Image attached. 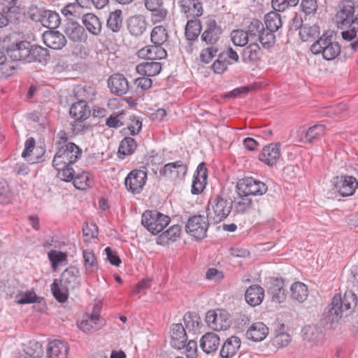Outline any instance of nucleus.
<instances>
[{
    "label": "nucleus",
    "instance_id": "f257e3e1",
    "mask_svg": "<svg viewBox=\"0 0 358 358\" xmlns=\"http://www.w3.org/2000/svg\"><path fill=\"white\" fill-rule=\"evenodd\" d=\"M357 303V296L352 291H346L343 297L335 295L324 312L325 320L329 323L338 322L343 317L350 315Z\"/></svg>",
    "mask_w": 358,
    "mask_h": 358
},
{
    "label": "nucleus",
    "instance_id": "f03ea898",
    "mask_svg": "<svg viewBox=\"0 0 358 358\" xmlns=\"http://www.w3.org/2000/svg\"><path fill=\"white\" fill-rule=\"evenodd\" d=\"M315 55L322 54L326 60H332L341 53L339 44L334 41L333 36L324 33L310 47Z\"/></svg>",
    "mask_w": 358,
    "mask_h": 358
},
{
    "label": "nucleus",
    "instance_id": "7ed1b4c3",
    "mask_svg": "<svg viewBox=\"0 0 358 358\" xmlns=\"http://www.w3.org/2000/svg\"><path fill=\"white\" fill-rule=\"evenodd\" d=\"M81 153V150L73 143L62 145L53 158L52 166L55 169H62L76 162Z\"/></svg>",
    "mask_w": 358,
    "mask_h": 358
},
{
    "label": "nucleus",
    "instance_id": "20e7f679",
    "mask_svg": "<svg viewBox=\"0 0 358 358\" xmlns=\"http://www.w3.org/2000/svg\"><path fill=\"white\" fill-rule=\"evenodd\" d=\"M232 203L220 196L210 200L207 206V217L213 223L220 222L231 213Z\"/></svg>",
    "mask_w": 358,
    "mask_h": 358
},
{
    "label": "nucleus",
    "instance_id": "39448f33",
    "mask_svg": "<svg viewBox=\"0 0 358 358\" xmlns=\"http://www.w3.org/2000/svg\"><path fill=\"white\" fill-rule=\"evenodd\" d=\"M170 222V217L156 210H146L142 215L141 224L152 234L161 232Z\"/></svg>",
    "mask_w": 358,
    "mask_h": 358
},
{
    "label": "nucleus",
    "instance_id": "423d86ee",
    "mask_svg": "<svg viewBox=\"0 0 358 358\" xmlns=\"http://www.w3.org/2000/svg\"><path fill=\"white\" fill-rule=\"evenodd\" d=\"M209 222L207 217L201 215L192 216L186 223L185 231L196 240H201L206 236Z\"/></svg>",
    "mask_w": 358,
    "mask_h": 358
},
{
    "label": "nucleus",
    "instance_id": "0eeeda50",
    "mask_svg": "<svg viewBox=\"0 0 358 358\" xmlns=\"http://www.w3.org/2000/svg\"><path fill=\"white\" fill-rule=\"evenodd\" d=\"M206 322L215 331H224L231 324L230 315L224 310H211L207 312Z\"/></svg>",
    "mask_w": 358,
    "mask_h": 358
},
{
    "label": "nucleus",
    "instance_id": "6e6552de",
    "mask_svg": "<svg viewBox=\"0 0 358 358\" xmlns=\"http://www.w3.org/2000/svg\"><path fill=\"white\" fill-rule=\"evenodd\" d=\"M237 192L238 195H262L267 191V186L262 182L252 178H245L237 183Z\"/></svg>",
    "mask_w": 358,
    "mask_h": 358
},
{
    "label": "nucleus",
    "instance_id": "1a4fd4ad",
    "mask_svg": "<svg viewBox=\"0 0 358 358\" xmlns=\"http://www.w3.org/2000/svg\"><path fill=\"white\" fill-rule=\"evenodd\" d=\"M147 180V172L144 169L131 171L124 180L127 189L132 194H139L143 190Z\"/></svg>",
    "mask_w": 358,
    "mask_h": 358
},
{
    "label": "nucleus",
    "instance_id": "9d476101",
    "mask_svg": "<svg viewBox=\"0 0 358 358\" xmlns=\"http://www.w3.org/2000/svg\"><path fill=\"white\" fill-rule=\"evenodd\" d=\"M334 189L342 196H348L353 194L358 187V182L352 176H341L334 178Z\"/></svg>",
    "mask_w": 358,
    "mask_h": 358
},
{
    "label": "nucleus",
    "instance_id": "9b49d317",
    "mask_svg": "<svg viewBox=\"0 0 358 358\" xmlns=\"http://www.w3.org/2000/svg\"><path fill=\"white\" fill-rule=\"evenodd\" d=\"M355 13V3L350 0L341 1L336 15V22L338 27L343 28L350 24Z\"/></svg>",
    "mask_w": 358,
    "mask_h": 358
},
{
    "label": "nucleus",
    "instance_id": "f8f14e48",
    "mask_svg": "<svg viewBox=\"0 0 358 358\" xmlns=\"http://www.w3.org/2000/svg\"><path fill=\"white\" fill-rule=\"evenodd\" d=\"M302 334L310 347L318 346L322 343L323 335L320 327L316 324L306 325L302 329Z\"/></svg>",
    "mask_w": 358,
    "mask_h": 358
},
{
    "label": "nucleus",
    "instance_id": "ddd939ff",
    "mask_svg": "<svg viewBox=\"0 0 358 358\" xmlns=\"http://www.w3.org/2000/svg\"><path fill=\"white\" fill-rule=\"evenodd\" d=\"M7 52L14 61L26 60L28 62L31 52V44L27 41H20L9 47Z\"/></svg>",
    "mask_w": 358,
    "mask_h": 358
},
{
    "label": "nucleus",
    "instance_id": "4468645a",
    "mask_svg": "<svg viewBox=\"0 0 358 358\" xmlns=\"http://www.w3.org/2000/svg\"><path fill=\"white\" fill-rule=\"evenodd\" d=\"M60 281L71 291L78 289L80 285V274L78 268L75 266L66 268L61 275Z\"/></svg>",
    "mask_w": 358,
    "mask_h": 358
},
{
    "label": "nucleus",
    "instance_id": "2eb2a0df",
    "mask_svg": "<svg viewBox=\"0 0 358 358\" xmlns=\"http://www.w3.org/2000/svg\"><path fill=\"white\" fill-rule=\"evenodd\" d=\"M222 34L221 28L217 24L215 20H209L206 22V28L201 34V40L207 45H216L220 35Z\"/></svg>",
    "mask_w": 358,
    "mask_h": 358
},
{
    "label": "nucleus",
    "instance_id": "dca6fc26",
    "mask_svg": "<svg viewBox=\"0 0 358 358\" xmlns=\"http://www.w3.org/2000/svg\"><path fill=\"white\" fill-rule=\"evenodd\" d=\"M187 171V166L181 161L166 164L160 173L171 180H176L180 176L183 177Z\"/></svg>",
    "mask_w": 358,
    "mask_h": 358
},
{
    "label": "nucleus",
    "instance_id": "f3484780",
    "mask_svg": "<svg viewBox=\"0 0 358 358\" xmlns=\"http://www.w3.org/2000/svg\"><path fill=\"white\" fill-rule=\"evenodd\" d=\"M44 43L54 50L62 49L66 43L65 36L58 31H48L43 34Z\"/></svg>",
    "mask_w": 358,
    "mask_h": 358
},
{
    "label": "nucleus",
    "instance_id": "a211bd4d",
    "mask_svg": "<svg viewBox=\"0 0 358 358\" xmlns=\"http://www.w3.org/2000/svg\"><path fill=\"white\" fill-rule=\"evenodd\" d=\"M180 4L187 18H197L203 14V7L199 0H180Z\"/></svg>",
    "mask_w": 358,
    "mask_h": 358
},
{
    "label": "nucleus",
    "instance_id": "6ab92c4d",
    "mask_svg": "<svg viewBox=\"0 0 358 358\" xmlns=\"http://www.w3.org/2000/svg\"><path fill=\"white\" fill-rule=\"evenodd\" d=\"M64 33L71 41L74 42H80L85 38L84 28L77 22L69 18L65 24Z\"/></svg>",
    "mask_w": 358,
    "mask_h": 358
},
{
    "label": "nucleus",
    "instance_id": "aec40b11",
    "mask_svg": "<svg viewBox=\"0 0 358 358\" xmlns=\"http://www.w3.org/2000/svg\"><path fill=\"white\" fill-rule=\"evenodd\" d=\"M171 336V344L172 347L178 350L185 348V343H187V336L186 329L182 324L178 323L173 324Z\"/></svg>",
    "mask_w": 358,
    "mask_h": 358
},
{
    "label": "nucleus",
    "instance_id": "412c9836",
    "mask_svg": "<svg viewBox=\"0 0 358 358\" xmlns=\"http://www.w3.org/2000/svg\"><path fill=\"white\" fill-rule=\"evenodd\" d=\"M108 84L110 91L114 94H124L129 90L128 81L122 74L112 75L108 80Z\"/></svg>",
    "mask_w": 358,
    "mask_h": 358
},
{
    "label": "nucleus",
    "instance_id": "4be33fe9",
    "mask_svg": "<svg viewBox=\"0 0 358 358\" xmlns=\"http://www.w3.org/2000/svg\"><path fill=\"white\" fill-rule=\"evenodd\" d=\"M207 176L208 171L205 166V163L201 162L197 167L196 174L194 176L192 181V194H198L203 192L206 184Z\"/></svg>",
    "mask_w": 358,
    "mask_h": 358
},
{
    "label": "nucleus",
    "instance_id": "5701e85b",
    "mask_svg": "<svg viewBox=\"0 0 358 358\" xmlns=\"http://www.w3.org/2000/svg\"><path fill=\"white\" fill-rule=\"evenodd\" d=\"M280 156V147L277 144L265 146L259 155V160L268 166L276 164Z\"/></svg>",
    "mask_w": 358,
    "mask_h": 358
},
{
    "label": "nucleus",
    "instance_id": "b1692460",
    "mask_svg": "<svg viewBox=\"0 0 358 358\" xmlns=\"http://www.w3.org/2000/svg\"><path fill=\"white\" fill-rule=\"evenodd\" d=\"M68 351L69 347L65 343L54 340L48 344L46 358H67Z\"/></svg>",
    "mask_w": 358,
    "mask_h": 358
},
{
    "label": "nucleus",
    "instance_id": "393cba45",
    "mask_svg": "<svg viewBox=\"0 0 358 358\" xmlns=\"http://www.w3.org/2000/svg\"><path fill=\"white\" fill-rule=\"evenodd\" d=\"M241 339L235 336L226 340L220 350L222 358H231L236 355L241 347Z\"/></svg>",
    "mask_w": 358,
    "mask_h": 358
},
{
    "label": "nucleus",
    "instance_id": "a878e982",
    "mask_svg": "<svg viewBox=\"0 0 358 358\" xmlns=\"http://www.w3.org/2000/svg\"><path fill=\"white\" fill-rule=\"evenodd\" d=\"M268 333V327L262 322L252 324L246 331V337L255 342L264 340Z\"/></svg>",
    "mask_w": 358,
    "mask_h": 358
},
{
    "label": "nucleus",
    "instance_id": "bb28decb",
    "mask_svg": "<svg viewBox=\"0 0 358 358\" xmlns=\"http://www.w3.org/2000/svg\"><path fill=\"white\" fill-rule=\"evenodd\" d=\"M136 70L141 76L152 77L160 73L162 65L161 63L157 62L147 61L138 64Z\"/></svg>",
    "mask_w": 358,
    "mask_h": 358
},
{
    "label": "nucleus",
    "instance_id": "cd10ccee",
    "mask_svg": "<svg viewBox=\"0 0 358 358\" xmlns=\"http://www.w3.org/2000/svg\"><path fill=\"white\" fill-rule=\"evenodd\" d=\"M264 296L263 288L258 285L250 286L245 292V301L252 306L259 305Z\"/></svg>",
    "mask_w": 358,
    "mask_h": 358
},
{
    "label": "nucleus",
    "instance_id": "c85d7f7f",
    "mask_svg": "<svg viewBox=\"0 0 358 358\" xmlns=\"http://www.w3.org/2000/svg\"><path fill=\"white\" fill-rule=\"evenodd\" d=\"M128 29L134 36L141 35L146 29L147 24L144 16L134 15L128 20Z\"/></svg>",
    "mask_w": 358,
    "mask_h": 358
},
{
    "label": "nucleus",
    "instance_id": "c756f323",
    "mask_svg": "<svg viewBox=\"0 0 358 358\" xmlns=\"http://www.w3.org/2000/svg\"><path fill=\"white\" fill-rule=\"evenodd\" d=\"M82 22L86 29L93 35L97 36L101 30L99 18L93 13H86L82 17Z\"/></svg>",
    "mask_w": 358,
    "mask_h": 358
},
{
    "label": "nucleus",
    "instance_id": "7c9ffc66",
    "mask_svg": "<svg viewBox=\"0 0 358 358\" xmlns=\"http://www.w3.org/2000/svg\"><path fill=\"white\" fill-rule=\"evenodd\" d=\"M220 345V338L215 333H207L201 339V348L209 354L215 352Z\"/></svg>",
    "mask_w": 358,
    "mask_h": 358
},
{
    "label": "nucleus",
    "instance_id": "2f4dec72",
    "mask_svg": "<svg viewBox=\"0 0 358 358\" xmlns=\"http://www.w3.org/2000/svg\"><path fill=\"white\" fill-rule=\"evenodd\" d=\"M69 113L76 120H83L90 116V110L86 101L80 100L71 106Z\"/></svg>",
    "mask_w": 358,
    "mask_h": 358
},
{
    "label": "nucleus",
    "instance_id": "473e14b6",
    "mask_svg": "<svg viewBox=\"0 0 358 358\" xmlns=\"http://www.w3.org/2000/svg\"><path fill=\"white\" fill-rule=\"evenodd\" d=\"M185 329L193 334L199 332L202 326L201 317L196 313H188L184 315Z\"/></svg>",
    "mask_w": 358,
    "mask_h": 358
},
{
    "label": "nucleus",
    "instance_id": "72a5a7b5",
    "mask_svg": "<svg viewBox=\"0 0 358 358\" xmlns=\"http://www.w3.org/2000/svg\"><path fill=\"white\" fill-rule=\"evenodd\" d=\"M99 315H86L85 318L78 324V327L85 333H89L92 330L99 329L103 324H99Z\"/></svg>",
    "mask_w": 358,
    "mask_h": 358
},
{
    "label": "nucleus",
    "instance_id": "f704fd0d",
    "mask_svg": "<svg viewBox=\"0 0 358 358\" xmlns=\"http://www.w3.org/2000/svg\"><path fill=\"white\" fill-rule=\"evenodd\" d=\"M291 297L299 303L303 302L308 296L307 286L301 282H294L290 287Z\"/></svg>",
    "mask_w": 358,
    "mask_h": 358
},
{
    "label": "nucleus",
    "instance_id": "c9c22d12",
    "mask_svg": "<svg viewBox=\"0 0 358 358\" xmlns=\"http://www.w3.org/2000/svg\"><path fill=\"white\" fill-rule=\"evenodd\" d=\"M242 57L245 62H257L261 58V50L257 43H252L244 48Z\"/></svg>",
    "mask_w": 358,
    "mask_h": 358
},
{
    "label": "nucleus",
    "instance_id": "e433bc0d",
    "mask_svg": "<svg viewBox=\"0 0 358 358\" xmlns=\"http://www.w3.org/2000/svg\"><path fill=\"white\" fill-rule=\"evenodd\" d=\"M51 291L54 297L59 302L64 303L68 299L69 292L71 290L67 288L61 281L59 284L55 280L51 285Z\"/></svg>",
    "mask_w": 358,
    "mask_h": 358
},
{
    "label": "nucleus",
    "instance_id": "4c0bfd02",
    "mask_svg": "<svg viewBox=\"0 0 358 358\" xmlns=\"http://www.w3.org/2000/svg\"><path fill=\"white\" fill-rule=\"evenodd\" d=\"M201 30V24L199 20L192 18L187 21L185 27V36L189 41L196 39Z\"/></svg>",
    "mask_w": 358,
    "mask_h": 358
},
{
    "label": "nucleus",
    "instance_id": "58836bf2",
    "mask_svg": "<svg viewBox=\"0 0 358 358\" xmlns=\"http://www.w3.org/2000/svg\"><path fill=\"white\" fill-rule=\"evenodd\" d=\"M83 257L84 261V268L86 273H92L98 269L96 258L92 250H83Z\"/></svg>",
    "mask_w": 358,
    "mask_h": 358
},
{
    "label": "nucleus",
    "instance_id": "ea45409f",
    "mask_svg": "<svg viewBox=\"0 0 358 358\" xmlns=\"http://www.w3.org/2000/svg\"><path fill=\"white\" fill-rule=\"evenodd\" d=\"M320 34V28L317 25H310L308 24H303L299 30V35L303 41H308L310 39H314Z\"/></svg>",
    "mask_w": 358,
    "mask_h": 358
},
{
    "label": "nucleus",
    "instance_id": "a19ab883",
    "mask_svg": "<svg viewBox=\"0 0 358 358\" xmlns=\"http://www.w3.org/2000/svg\"><path fill=\"white\" fill-rule=\"evenodd\" d=\"M122 26V10H115L110 13L107 20V27L113 32H117Z\"/></svg>",
    "mask_w": 358,
    "mask_h": 358
},
{
    "label": "nucleus",
    "instance_id": "79ce46f5",
    "mask_svg": "<svg viewBox=\"0 0 358 358\" xmlns=\"http://www.w3.org/2000/svg\"><path fill=\"white\" fill-rule=\"evenodd\" d=\"M59 16L57 13L50 10H44L41 19V24L43 26L49 29H55L59 26Z\"/></svg>",
    "mask_w": 358,
    "mask_h": 358
},
{
    "label": "nucleus",
    "instance_id": "37998d69",
    "mask_svg": "<svg viewBox=\"0 0 358 358\" xmlns=\"http://www.w3.org/2000/svg\"><path fill=\"white\" fill-rule=\"evenodd\" d=\"M264 22L266 27L274 31L282 27L281 17L277 12H270L265 15Z\"/></svg>",
    "mask_w": 358,
    "mask_h": 358
},
{
    "label": "nucleus",
    "instance_id": "c03bdc74",
    "mask_svg": "<svg viewBox=\"0 0 358 358\" xmlns=\"http://www.w3.org/2000/svg\"><path fill=\"white\" fill-rule=\"evenodd\" d=\"M181 228L179 225L175 224L163 232L159 237L162 244L168 243L169 241L173 242L179 237Z\"/></svg>",
    "mask_w": 358,
    "mask_h": 358
},
{
    "label": "nucleus",
    "instance_id": "a18cd8bd",
    "mask_svg": "<svg viewBox=\"0 0 358 358\" xmlns=\"http://www.w3.org/2000/svg\"><path fill=\"white\" fill-rule=\"evenodd\" d=\"M151 41L155 45H163L168 40V33L163 26L154 27L151 33Z\"/></svg>",
    "mask_w": 358,
    "mask_h": 358
},
{
    "label": "nucleus",
    "instance_id": "49530a36",
    "mask_svg": "<svg viewBox=\"0 0 358 358\" xmlns=\"http://www.w3.org/2000/svg\"><path fill=\"white\" fill-rule=\"evenodd\" d=\"M24 352L30 358L40 357L43 354V348L41 343L32 340L26 345Z\"/></svg>",
    "mask_w": 358,
    "mask_h": 358
},
{
    "label": "nucleus",
    "instance_id": "de8ad7c7",
    "mask_svg": "<svg viewBox=\"0 0 358 358\" xmlns=\"http://www.w3.org/2000/svg\"><path fill=\"white\" fill-rule=\"evenodd\" d=\"M15 301L19 304L40 303V298L34 292L26 291L17 294L15 296Z\"/></svg>",
    "mask_w": 358,
    "mask_h": 358
},
{
    "label": "nucleus",
    "instance_id": "09e8293b",
    "mask_svg": "<svg viewBox=\"0 0 358 358\" xmlns=\"http://www.w3.org/2000/svg\"><path fill=\"white\" fill-rule=\"evenodd\" d=\"M48 57V51L46 48L41 46H31L30 57H29L28 62H32L34 61H38L42 62L46 60Z\"/></svg>",
    "mask_w": 358,
    "mask_h": 358
},
{
    "label": "nucleus",
    "instance_id": "8fccbe9b",
    "mask_svg": "<svg viewBox=\"0 0 358 358\" xmlns=\"http://www.w3.org/2000/svg\"><path fill=\"white\" fill-rule=\"evenodd\" d=\"M136 148L135 140L131 137H125L120 143L118 152L120 155H131Z\"/></svg>",
    "mask_w": 358,
    "mask_h": 358
},
{
    "label": "nucleus",
    "instance_id": "3c124183",
    "mask_svg": "<svg viewBox=\"0 0 358 358\" xmlns=\"http://www.w3.org/2000/svg\"><path fill=\"white\" fill-rule=\"evenodd\" d=\"M127 113L124 111L112 114L106 122L109 127L117 128L124 125Z\"/></svg>",
    "mask_w": 358,
    "mask_h": 358
},
{
    "label": "nucleus",
    "instance_id": "603ef678",
    "mask_svg": "<svg viewBox=\"0 0 358 358\" xmlns=\"http://www.w3.org/2000/svg\"><path fill=\"white\" fill-rule=\"evenodd\" d=\"M274 31L270 29L263 28L258 37L259 42L264 48H269L272 46L275 41V36Z\"/></svg>",
    "mask_w": 358,
    "mask_h": 358
},
{
    "label": "nucleus",
    "instance_id": "864d4df0",
    "mask_svg": "<svg viewBox=\"0 0 358 358\" xmlns=\"http://www.w3.org/2000/svg\"><path fill=\"white\" fill-rule=\"evenodd\" d=\"M124 124L127 126V129L131 135L138 134L142 129L141 121L133 115H127Z\"/></svg>",
    "mask_w": 358,
    "mask_h": 358
},
{
    "label": "nucleus",
    "instance_id": "5fc2aeb1",
    "mask_svg": "<svg viewBox=\"0 0 358 358\" xmlns=\"http://www.w3.org/2000/svg\"><path fill=\"white\" fill-rule=\"evenodd\" d=\"M291 341V337L289 334L281 331H277L275 336L273 338L272 343L277 348H284L289 345Z\"/></svg>",
    "mask_w": 358,
    "mask_h": 358
},
{
    "label": "nucleus",
    "instance_id": "6e6d98bb",
    "mask_svg": "<svg viewBox=\"0 0 358 358\" xmlns=\"http://www.w3.org/2000/svg\"><path fill=\"white\" fill-rule=\"evenodd\" d=\"M325 130V127L322 124H316L308 129L306 133V138L309 143L322 136Z\"/></svg>",
    "mask_w": 358,
    "mask_h": 358
},
{
    "label": "nucleus",
    "instance_id": "4d7b16f0",
    "mask_svg": "<svg viewBox=\"0 0 358 358\" xmlns=\"http://www.w3.org/2000/svg\"><path fill=\"white\" fill-rule=\"evenodd\" d=\"M348 27L350 28L348 30L342 32V37L346 41H351L356 37L358 31V14L355 18H352Z\"/></svg>",
    "mask_w": 358,
    "mask_h": 358
},
{
    "label": "nucleus",
    "instance_id": "13d9d810",
    "mask_svg": "<svg viewBox=\"0 0 358 358\" xmlns=\"http://www.w3.org/2000/svg\"><path fill=\"white\" fill-rule=\"evenodd\" d=\"M231 39L235 45L244 46L249 41L248 33L243 30H235L231 33Z\"/></svg>",
    "mask_w": 358,
    "mask_h": 358
},
{
    "label": "nucleus",
    "instance_id": "bf43d9fd",
    "mask_svg": "<svg viewBox=\"0 0 358 358\" xmlns=\"http://www.w3.org/2000/svg\"><path fill=\"white\" fill-rule=\"evenodd\" d=\"M238 196L239 199L235 201V210L238 213H244L251 208L252 200L248 196Z\"/></svg>",
    "mask_w": 358,
    "mask_h": 358
},
{
    "label": "nucleus",
    "instance_id": "052dcab7",
    "mask_svg": "<svg viewBox=\"0 0 358 358\" xmlns=\"http://www.w3.org/2000/svg\"><path fill=\"white\" fill-rule=\"evenodd\" d=\"M270 292L272 294V300L276 303H282L285 300L286 295L282 289L281 283L273 285L270 288Z\"/></svg>",
    "mask_w": 358,
    "mask_h": 358
},
{
    "label": "nucleus",
    "instance_id": "680f3d73",
    "mask_svg": "<svg viewBox=\"0 0 358 358\" xmlns=\"http://www.w3.org/2000/svg\"><path fill=\"white\" fill-rule=\"evenodd\" d=\"M229 64H231V63L227 59L226 55L224 53H221L219 55L218 58L214 62L212 68L215 73H222Z\"/></svg>",
    "mask_w": 358,
    "mask_h": 358
},
{
    "label": "nucleus",
    "instance_id": "e2e57ef3",
    "mask_svg": "<svg viewBox=\"0 0 358 358\" xmlns=\"http://www.w3.org/2000/svg\"><path fill=\"white\" fill-rule=\"evenodd\" d=\"M218 52L217 45H210L206 48L202 50L200 54V58L201 62L208 64L209 63L214 57L216 56Z\"/></svg>",
    "mask_w": 358,
    "mask_h": 358
},
{
    "label": "nucleus",
    "instance_id": "0e129e2a",
    "mask_svg": "<svg viewBox=\"0 0 358 358\" xmlns=\"http://www.w3.org/2000/svg\"><path fill=\"white\" fill-rule=\"evenodd\" d=\"M91 181L89 175L87 173H83L75 177L73 179V185L79 189H85L90 186Z\"/></svg>",
    "mask_w": 358,
    "mask_h": 358
},
{
    "label": "nucleus",
    "instance_id": "69168bd1",
    "mask_svg": "<svg viewBox=\"0 0 358 358\" xmlns=\"http://www.w3.org/2000/svg\"><path fill=\"white\" fill-rule=\"evenodd\" d=\"M264 28V24L262 22L258 20H252L248 26V36L251 38H255L257 36H259L262 30Z\"/></svg>",
    "mask_w": 358,
    "mask_h": 358
},
{
    "label": "nucleus",
    "instance_id": "338daca9",
    "mask_svg": "<svg viewBox=\"0 0 358 358\" xmlns=\"http://www.w3.org/2000/svg\"><path fill=\"white\" fill-rule=\"evenodd\" d=\"M155 45H148L145 46L138 52V57L141 59H145L150 61L155 60Z\"/></svg>",
    "mask_w": 358,
    "mask_h": 358
},
{
    "label": "nucleus",
    "instance_id": "774afa93",
    "mask_svg": "<svg viewBox=\"0 0 358 358\" xmlns=\"http://www.w3.org/2000/svg\"><path fill=\"white\" fill-rule=\"evenodd\" d=\"M58 171L57 176L61 180L69 182L71 180L73 181L74 177V170L71 167V165H68L66 167H64L62 169H56Z\"/></svg>",
    "mask_w": 358,
    "mask_h": 358
}]
</instances>
